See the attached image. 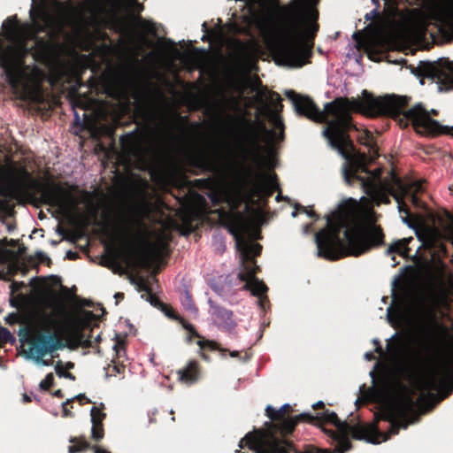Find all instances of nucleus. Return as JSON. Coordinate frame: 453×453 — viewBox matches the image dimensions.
<instances>
[{"label":"nucleus","mask_w":453,"mask_h":453,"mask_svg":"<svg viewBox=\"0 0 453 453\" xmlns=\"http://www.w3.org/2000/svg\"><path fill=\"white\" fill-rule=\"evenodd\" d=\"M67 98L70 102L72 109L74 112L73 125L76 127H83L84 122L88 119V115L83 112L81 116L77 109L84 111L92 110L96 105L102 104L103 101L96 96L104 95L105 97H111L119 100L121 96L129 93L132 88H172L173 91L179 87H86L87 92L81 93L82 87H67ZM181 88H234L239 93H244L250 88V91L267 90L268 87H180Z\"/></svg>","instance_id":"20e7f679"},{"label":"nucleus","mask_w":453,"mask_h":453,"mask_svg":"<svg viewBox=\"0 0 453 453\" xmlns=\"http://www.w3.org/2000/svg\"><path fill=\"white\" fill-rule=\"evenodd\" d=\"M265 414L271 420L265 423L268 427L266 431H272L275 436L280 434L282 437H286L295 431L293 416L288 415L282 409L276 410L273 406L268 405L265 408Z\"/></svg>","instance_id":"ddd939ff"},{"label":"nucleus","mask_w":453,"mask_h":453,"mask_svg":"<svg viewBox=\"0 0 453 453\" xmlns=\"http://www.w3.org/2000/svg\"><path fill=\"white\" fill-rule=\"evenodd\" d=\"M79 257L77 252H73L72 250H68L65 254V257L70 260H75Z\"/></svg>","instance_id":"052dcab7"},{"label":"nucleus","mask_w":453,"mask_h":453,"mask_svg":"<svg viewBox=\"0 0 453 453\" xmlns=\"http://www.w3.org/2000/svg\"><path fill=\"white\" fill-rule=\"evenodd\" d=\"M73 402H74V398H71V399H67L65 402H64L62 403L63 417H65V418H73V417H74V414L67 407V405H70V407L73 408Z\"/></svg>","instance_id":"de8ad7c7"},{"label":"nucleus","mask_w":453,"mask_h":453,"mask_svg":"<svg viewBox=\"0 0 453 453\" xmlns=\"http://www.w3.org/2000/svg\"><path fill=\"white\" fill-rule=\"evenodd\" d=\"M14 341L15 338L11 332L0 326V348L4 347L5 343L13 342Z\"/></svg>","instance_id":"ea45409f"},{"label":"nucleus","mask_w":453,"mask_h":453,"mask_svg":"<svg viewBox=\"0 0 453 453\" xmlns=\"http://www.w3.org/2000/svg\"><path fill=\"white\" fill-rule=\"evenodd\" d=\"M70 442L72 445L68 447L69 453H81L90 448V444L85 437H72Z\"/></svg>","instance_id":"2f4dec72"},{"label":"nucleus","mask_w":453,"mask_h":453,"mask_svg":"<svg viewBox=\"0 0 453 453\" xmlns=\"http://www.w3.org/2000/svg\"><path fill=\"white\" fill-rule=\"evenodd\" d=\"M5 321L10 326H13L17 323H23L24 319L18 312H12L5 318Z\"/></svg>","instance_id":"49530a36"},{"label":"nucleus","mask_w":453,"mask_h":453,"mask_svg":"<svg viewBox=\"0 0 453 453\" xmlns=\"http://www.w3.org/2000/svg\"><path fill=\"white\" fill-rule=\"evenodd\" d=\"M289 453H337L330 449H320L312 445H306L303 450H300L296 447V450H289Z\"/></svg>","instance_id":"e433bc0d"},{"label":"nucleus","mask_w":453,"mask_h":453,"mask_svg":"<svg viewBox=\"0 0 453 453\" xmlns=\"http://www.w3.org/2000/svg\"><path fill=\"white\" fill-rule=\"evenodd\" d=\"M90 415H91V422H92V424H94V422L96 424H103V421H104V419L105 418V416H106L105 413L101 411L96 407H92V409L90 411Z\"/></svg>","instance_id":"79ce46f5"},{"label":"nucleus","mask_w":453,"mask_h":453,"mask_svg":"<svg viewBox=\"0 0 453 453\" xmlns=\"http://www.w3.org/2000/svg\"><path fill=\"white\" fill-rule=\"evenodd\" d=\"M28 302V296L23 293L11 294L10 304L13 308L19 309Z\"/></svg>","instance_id":"c9c22d12"},{"label":"nucleus","mask_w":453,"mask_h":453,"mask_svg":"<svg viewBox=\"0 0 453 453\" xmlns=\"http://www.w3.org/2000/svg\"><path fill=\"white\" fill-rule=\"evenodd\" d=\"M113 371L116 372V373H123L125 372V369H126V366L122 364H115L113 365Z\"/></svg>","instance_id":"4d7b16f0"},{"label":"nucleus","mask_w":453,"mask_h":453,"mask_svg":"<svg viewBox=\"0 0 453 453\" xmlns=\"http://www.w3.org/2000/svg\"><path fill=\"white\" fill-rule=\"evenodd\" d=\"M16 27V22L14 19H7L4 23V27L7 30L8 28H12V27Z\"/></svg>","instance_id":"13d9d810"},{"label":"nucleus","mask_w":453,"mask_h":453,"mask_svg":"<svg viewBox=\"0 0 453 453\" xmlns=\"http://www.w3.org/2000/svg\"><path fill=\"white\" fill-rule=\"evenodd\" d=\"M227 228L231 234L234 235L238 250L241 253L242 262H249L254 260V257L260 256L262 246L257 242H250L244 240L243 234L246 229L244 216L235 211L233 213H226L225 215Z\"/></svg>","instance_id":"1a4fd4ad"},{"label":"nucleus","mask_w":453,"mask_h":453,"mask_svg":"<svg viewBox=\"0 0 453 453\" xmlns=\"http://www.w3.org/2000/svg\"><path fill=\"white\" fill-rule=\"evenodd\" d=\"M191 163L194 166L204 171H216L215 158L204 150H201L193 155L191 157Z\"/></svg>","instance_id":"aec40b11"},{"label":"nucleus","mask_w":453,"mask_h":453,"mask_svg":"<svg viewBox=\"0 0 453 453\" xmlns=\"http://www.w3.org/2000/svg\"><path fill=\"white\" fill-rule=\"evenodd\" d=\"M104 436V424H92L91 438L96 441H101Z\"/></svg>","instance_id":"58836bf2"},{"label":"nucleus","mask_w":453,"mask_h":453,"mask_svg":"<svg viewBox=\"0 0 453 453\" xmlns=\"http://www.w3.org/2000/svg\"><path fill=\"white\" fill-rule=\"evenodd\" d=\"M122 149L132 155H136L141 150V142L138 137L134 134H127L119 139Z\"/></svg>","instance_id":"5701e85b"},{"label":"nucleus","mask_w":453,"mask_h":453,"mask_svg":"<svg viewBox=\"0 0 453 453\" xmlns=\"http://www.w3.org/2000/svg\"><path fill=\"white\" fill-rule=\"evenodd\" d=\"M306 214L313 219L315 221L318 220L319 219V216L313 211V210H308Z\"/></svg>","instance_id":"680f3d73"},{"label":"nucleus","mask_w":453,"mask_h":453,"mask_svg":"<svg viewBox=\"0 0 453 453\" xmlns=\"http://www.w3.org/2000/svg\"><path fill=\"white\" fill-rule=\"evenodd\" d=\"M411 97L395 94H388L376 96L372 93L364 89L362 97L357 99L336 98L325 105L324 111L307 96H296L294 100V107L298 115L304 116L313 121L323 123L328 116L334 119L328 123L324 130V135L328 140L330 146L336 150L348 161L343 167L345 181L351 185L354 180L365 179L360 173H369L367 166L360 160L350 158V151L355 150L353 142L348 134V131L354 127L350 111H356L370 118L388 117L398 119L401 126L407 127L411 121L418 132H423L432 135L442 134L439 122L430 117V113L422 104H417L409 110Z\"/></svg>","instance_id":"f257e3e1"},{"label":"nucleus","mask_w":453,"mask_h":453,"mask_svg":"<svg viewBox=\"0 0 453 453\" xmlns=\"http://www.w3.org/2000/svg\"><path fill=\"white\" fill-rule=\"evenodd\" d=\"M333 424L341 432L342 429L348 427V423L342 422L334 411L325 410L322 413H318V425Z\"/></svg>","instance_id":"b1692460"},{"label":"nucleus","mask_w":453,"mask_h":453,"mask_svg":"<svg viewBox=\"0 0 453 453\" xmlns=\"http://www.w3.org/2000/svg\"><path fill=\"white\" fill-rule=\"evenodd\" d=\"M193 183L194 186L198 189L208 190L211 192L209 194V197L211 198L213 204L217 205L219 203V197L214 190L215 181L212 178L208 177L205 179H196L193 181Z\"/></svg>","instance_id":"a878e982"},{"label":"nucleus","mask_w":453,"mask_h":453,"mask_svg":"<svg viewBox=\"0 0 453 453\" xmlns=\"http://www.w3.org/2000/svg\"><path fill=\"white\" fill-rule=\"evenodd\" d=\"M166 316L178 321L182 326V327L188 331V343H190L193 338H198V340L204 339L203 336L200 335V334L197 332L194 325L189 323L188 320H186L183 317L176 313L174 311H172V314L166 313Z\"/></svg>","instance_id":"393cba45"},{"label":"nucleus","mask_w":453,"mask_h":453,"mask_svg":"<svg viewBox=\"0 0 453 453\" xmlns=\"http://www.w3.org/2000/svg\"><path fill=\"white\" fill-rule=\"evenodd\" d=\"M345 431L347 436L349 434L356 440H365L371 443H380L388 440V435L383 434L377 424L356 426L348 424V427L342 429L341 432L344 433Z\"/></svg>","instance_id":"4468645a"},{"label":"nucleus","mask_w":453,"mask_h":453,"mask_svg":"<svg viewBox=\"0 0 453 453\" xmlns=\"http://www.w3.org/2000/svg\"><path fill=\"white\" fill-rule=\"evenodd\" d=\"M85 318L81 320V326L77 328L74 332V340L77 345L81 346L84 349L95 348L93 340L91 339V335H87L85 330L89 329L90 332L93 331L94 327H98V324H94L92 326V319L96 318V315L91 311H84Z\"/></svg>","instance_id":"dca6fc26"},{"label":"nucleus","mask_w":453,"mask_h":453,"mask_svg":"<svg viewBox=\"0 0 453 453\" xmlns=\"http://www.w3.org/2000/svg\"><path fill=\"white\" fill-rule=\"evenodd\" d=\"M424 78L420 81L421 84H424L425 78L428 79V81L440 85H453V73H446L436 65H430L423 71Z\"/></svg>","instance_id":"f3484780"},{"label":"nucleus","mask_w":453,"mask_h":453,"mask_svg":"<svg viewBox=\"0 0 453 453\" xmlns=\"http://www.w3.org/2000/svg\"><path fill=\"white\" fill-rule=\"evenodd\" d=\"M213 316L217 320L229 325L232 322L233 313L229 310L217 306L213 309Z\"/></svg>","instance_id":"473e14b6"},{"label":"nucleus","mask_w":453,"mask_h":453,"mask_svg":"<svg viewBox=\"0 0 453 453\" xmlns=\"http://www.w3.org/2000/svg\"><path fill=\"white\" fill-rule=\"evenodd\" d=\"M373 199L376 201L377 204L385 203L388 204L390 203V199L388 197V193L382 190H375Z\"/></svg>","instance_id":"a18cd8bd"},{"label":"nucleus","mask_w":453,"mask_h":453,"mask_svg":"<svg viewBox=\"0 0 453 453\" xmlns=\"http://www.w3.org/2000/svg\"><path fill=\"white\" fill-rule=\"evenodd\" d=\"M365 357L368 361H372V360L376 359V357H375V355L372 352H366L365 354Z\"/></svg>","instance_id":"774afa93"},{"label":"nucleus","mask_w":453,"mask_h":453,"mask_svg":"<svg viewBox=\"0 0 453 453\" xmlns=\"http://www.w3.org/2000/svg\"><path fill=\"white\" fill-rule=\"evenodd\" d=\"M280 409L284 411L288 415H289V412L292 411V407L288 403L283 404Z\"/></svg>","instance_id":"338daca9"},{"label":"nucleus","mask_w":453,"mask_h":453,"mask_svg":"<svg viewBox=\"0 0 453 453\" xmlns=\"http://www.w3.org/2000/svg\"><path fill=\"white\" fill-rule=\"evenodd\" d=\"M399 430H400V423L398 422V419H396L395 421L390 423V427L388 432H382V433L388 435V439H390V437L392 435L397 434L399 433Z\"/></svg>","instance_id":"8fccbe9b"},{"label":"nucleus","mask_w":453,"mask_h":453,"mask_svg":"<svg viewBox=\"0 0 453 453\" xmlns=\"http://www.w3.org/2000/svg\"><path fill=\"white\" fill-rule=\"evenodd\" d=\"M125 297V295L124 293L122 292H117L115 295H114V298L116 299V304H118L120 301H122Z\"/></svg>","instance_id":"e2e57ef3"},{"label":"nucleus","mask_w":453,"mask_h":453,"mask_svg":"<svg viewBox=\"0 0 453 453\" xmlns=\"http://www.w3.org/2000/svg\"><path fill=\"white\" fill-rule=\"evenodd\" d=\"M293 421L295 422V428L300 422L318 425V414L312 415L307 412L300 413L298 415L293 416Z\"/></svg>","instance_id":"72a5a7b5"},{"label":"nucleus","mask_w":453,"mask_h":453,"mask_svg":"<svg viewBox=\"0 0 453 453\" xmlns=\"http://www.w3.org/2000/svg\"><path fill=\"white\" fill-rule=\"evenodd\" d=\"M340 230H323L315 238L319 256L328 260H338L348 256L358 257L384 243V233L380 226L368 227L354 226L346 228L344 241L340 238Z\"/></svg>","instance_id":"7ed1b4c3"},{"label":"nucleus","mask_w":453,"mask_h":453,"mask_svg":"<svg viewBox=\"0 0 453 453\" xmlns=\"http://www.w3.org/2000/svg\"><path fill=\"white\" fill-rule=\"evenodd\" d=\"M242 271L238 273L240 280L257 278L256 274L260 272V267L256 264V260H250L249 262H242Z\"/></svg>","instance_id":"c756f323"},{"label":"nucleus","mask_w":453,"mask_h":453,"mask_svg":"<svg viewBox=\"0 0 453 453\" xmlns=\"http://www.w3.org/2000/svg\"><path fill=\"white\" fill-rule=\"evenodd\" d=\"M387 316H388V319L389 322H393L395 319H398L402 318L403 311H402L401 304H399L395 309H393L392 307H389L388 309Z\"/></svg>","instance_id":"c03bdc74"},{"label":"nucleus","mask_w":453,"mask_h":453,"mask_svg":"<svg viewBox=\"0 0 453 453\" xmlns=\"http://www.w3.org/2000/svg\"><path fill=\"white\" fill-rule=\"evenodd\" d=\"M147 300L150 302V303L151 305H153L154 307L156 308H158L160 309L161 311H163L165 314L166 313H171L172 314V311H173L171 307H169L167 304L164 303L163 302L160 301V299L155 295L153 294L152 292L150 293L148 296H147Z\"/></svg>","instance_id":"f704fd0d"},{"label":"nucleus","mask_w":453,"mask_h":453,"mask_svg":"<svg viewBox=\"0 0 453 453\" xmlns=\"http://www.w3.org/2000/svg\"><path fill=\"white\" fill-rule=\"evenodd\" d=\"M326 434H327L330 437L337 441V447L335 448V451L337 453H345L352 449V443L346 435V431L344 433L340 432V434L335 433L333 430H324Z\"/></svg>","instance_id":"bb28decb"},{"label":"nucleus","mask_w":453,"mask_h":453,"mask_svg":"<svg viewBox=\"0 0 453 453\" xmlns=\"http://www.w3.org/2000/svg\"><path fill=\"white\" fill-rule=\"evenodd\" d=\"M401 417L402 418L401 419H398V422L400 423V429L403 428V429H406L408 427V426L410 425V421L407 419V413H405L404 415L403 414H398V417Z\"/></svg>","instance_id":"864d4df0"},{"label":"nucleus","mask_w":453,"mask_h":453,"mask_svg":"<svg viewBox=\"0 0 453 453\" xmlns=\"http://www.w3.org/2000/svg\"><path fill=\"white\" fill-rule=\"evenodd\" d=\"M54 384H55L54 375L52 372H50L46 375L44 380H42L40 382L39 387L42 390L48 391L54 386Z\"/></svg>","instance_id":"37998d69"},{"label":"nucleus","mask_w":453,"mask_h":453,"mask_svg":"<svg viewBox=\"0 0 453 453\" xmlns=\"http://www.w3.org/2000/svg\"><path fill=\"white\" fill-rule=\"evenodd\" d=\"M93 449H94L95 453H111L110 451H108L101 447H98V446H93Z\"/></svg>","instance_id":"69168bd1"},{"label":"nucleus","mask_w":453,"mask_h":453,"mask_svg":"<svg viewBox=\"0 0 453 453\" xmlns=\"http://www.w3.org/2000/svg\"><path fill=\"white\" fill-rule=\"evenodd\" d=\"M26 288V285L23 281H12L10 285L11 294H18L19 291Z\"/></svg>","instance_id":"3c124183"},{"label":"nucleus","mask_w":453,"mask_h":453,"mask_svg":"<svg viewBox=\"0 0 453 453\" xmlns=\"http://www.w3.org/2000/svg\"><path fill=\"white\" fill-rule=\"evenodd\" d=\"M277 96L278 97L275 102H273L265 107L266 116L273 126L274 130H267L265 124L263 121H260L257 126L255 122H251L244 118H241L236 120V122L242 124L245 127L248 133L249 143L257 157H259V152L262 150L257 127H259L261 131L268 133L272 137H274L279 141H283L285 138V125L281 116L280 115V112L283 108V104H281L279 95H277Z\"/></svg>","instance_id":"423d86ee"},{"label":"nucleus","mask_w":453,"mask_h":453,"mask_svg":"<svg viewBox=\"0 0 453 453\" xmlns=\"http://www.w3.org/2000/svg\"><path fill=\"white\" fill-rule=\"evenodd\" d=\"M196 344L199 346V354L202 359L204 361H210L211 357L210 356L205 352L206 350H219L220 352H225L226 349L220 348L219 344L217 342L207 340V339H202L198 340L196 342Z\"/></svg>","instance_id":"c85d7f7f"},{"label":"nucleus","mask_w":453,"mask_h":453,"mask_svg":"<svg viewBox=\"0 0 453 453\" xmlns=\"http://www.w3.org/2000/svg\"><path fill=\"white\" fill-rule=\"evenodd\" d=\"M14 93L22 92L26 99L34 104L40 111H50L61 104V96L56 87H11ZM60 88L61 87H57Z\"/></svg>","instance_id":"9b49d317"},{"label":"nucleus","mask_w":453,"mask_h":453,"mask_svg":"<svg viewBox=\"0 0 453 453\" xmlns=\"http://www.w3.org/2000/svg\"><path fill=\"white\" fill-rule=\"evenodd\" d=\"M392 180L394 185H388V192L396 200L398 211L403 215V222L410 224V218L411 216V210L404 202L403 197L411 191V188L408 187L407 184L403 183V181L395 175L392 177Z\"/></svg>","instance_id":"2eb2a0df"},{"label":"nucleus","mask_w":453,"mask_h":453,"mask_svg":"<svg viewBox=\"0 0 453 453\" xmlns=\"http://www.w3.org/2000/svg\"><path fill=\"white\" fill-rule=\"evenodd\" d=\"M55 372H56L57 375L60 378H65V379H68L71 380H76V377L72 372H70L67 369L66 370L64 369L63 363L60 360L58 361L55 365Z\"/></svg>","instance_id":"4c0bfd02"},{"label":"nucleus","mask_w":453,"mask_h":453,"mask_svg":"<svg viewBox=\"0 0 453 453\" xmlns=\"http://www.w3.org/2000/svg\"><path fill=\"white\" fill-rule=\"evenodd\" d=\"M73 398L74 400H78L81 404L91 403V400L88 398L84 394H79Z\"/></svg>","instance_id":"5fc2aeb1"},{"label":"nucleus","mask_w":453,"mask_h":453,"mask_svg":"<svg viewBox=\"0 0 453 453\" xmlns=\"http://www.w3.org/2000/svg\"><path fill=\"white\" fill-rule=\"evenodd\" d=\"M446 303L444 296L436 298L433 306H426L423 319L426 322L425 334L427 342V356L422 360V377L418 381V388L421 391L422 399H433L435 394L444 393V397L453 391V367H441L436 350L441 345L447 327L438 320L437 308Z\"/></svg>","instance_id":"f03ea898"},{"label":"nucleus","mask_w":453,"mask_h":453,"mask_svg":"<svg viewBox=\"0 0 453 453\" xmlns=\"http://www.w3.org/2000/svg\"><path fill=\"white\" fill-rule=\"evenodd\" d=\"M176 373L179 381L187 385H192L199 379V363L196 360H190L185 367L178 370Z\"/></svg>","instance_id":"a211bd4d"},{"label":"nucleus","mask_w":453,"mask_h":453,"mask_svg":"<svg viewBox=\"0 0 453 453\" xmlns=\"http://www.w3.org/2000/svg\"><path fill=\"white\" fill-rule=\"evenodd\" d=\"M43 328L46 333L34 331L28 326L20 327L18 335L21 342H26L29 345L28 357L33 358L37 364L44 366H50L53 364L51 359H44L47 354L65 348L61 338L56 333L49 332V328L53 326L54 319L51 316L46 315L42 318Z\"/></svg>","instance_id":"39448f33"},{"label":"nucleus","mask_w":453,"mask_h":453,"mask_svg":"<svg viewBox=\"0 0 453 453\" xmlns=\"http://www.w3.org/2000/svg\"><path fill=\"white\" fill-rule=\"evenodd\" d=\"M308 209L301 204H297L296 206V210L292 212V216L295 218L297 216L298 212L306 213Z\"/></svg>","instance_id":"6e6d98bb"},{"label":"nucleus","mask_w":453,"mask_h":453,"mask_svg":"<svg viewBox=\"0 0 453 453\" xmlns=\"http://www.w3.org/2000/svg\"><path fill=\"white\" fill-rule=\"evenodd\" d=\"M413 237L403 238L394 242L387 250V254H398L403 257L410 255L411 249L408 247L409 243L412 242Z\"/></svg>","instance_id":"cd10ccee"},{"label":"nucleus","mask_w":453,"mask_h":453,"mask_svg":"<svg viewBox=\"0 0 453 453\" xmlns=\"http://www.w3.org/2000/svg\"><path fill=\"white\" fill-rule=\"evenodd\" d=\"M1 171L9 178L15 179L18 182L31 180V174L25 167L18 168L15 164L8 167L2 166Z\"/></svg>","instance_id":"4be33fe9"},{"label":"nucleus","mask_w":453,"mask_h":453,"mask_svg":"<svg viewBox=\"0 0 453 453\" xmlns=\"http://www.w3.org/2000/svg\"><path fill=\"white\" fill-rule=\"evenodd\" d=\"M138 288H139V290L144 291L147 296L152 292L151 287L150 286L149 282L142 279L141 280L140 283L138 284Z\"/></svg>","instance_id":"603ef678"},{"label":"nucleus","mask_w":453,"mask_h":453,"mask_svg":"<svg viewBox=\"0 0 453 453\" xmlns=\"http://www.w3.org/2000/svg\"><path fill=\"white\" fill-rule=\"evenodd\" d=\"M188 99L190 101V104H198L197 97L195 95L191 94V93H188Z\"/></svg>","instance_id":"0e129e2a"},{"label":"nucleus","mask_w":453,"mask_h":453,"mask_svg":"<svg viewBox=\"0 0 453 453\" xmlns=\"http://www.w3.org/2000/svg\"><path fill=\"white\" fill-rule=\"evenodd\" d=\"M407 186L411 188V191L407 196H410L412 203L414 205L418 206L419 204L420 200L416 194L412 193V191L414 190L415 192H422V190H423L422 183L416 182V183H413L412 185H407Z\"/></svg>","instance_id":"a19ab883"},{"label":"nucleus","mask_w":453,"mask_h":453,"mask_svg":"<svg viewBox=\"0 0 453 453\" xmlns=\"http://www.w3.org/2000/svg\"><path fill=\"white\" fill-rule=\"evenodd\" d=\"M170 241L171 238L165 235L158 237L157 240L153 244L150 245V255L157 260L161 259L165 256H168L170 252Z\"/></svg>","instance_id":"412c9836"},{"label":"nucleus","mask_w":453,"mask_h":453,"mask_svg":"<svg viewBox=\"0 0 453 453\" xmlns=\"http://www.w3.org/2000/svg\"><path fill=\"white\" fill-rule=\"evenodd\" d=\"M373 343L375 345V352H377L379 355H382L383 349H382L380 341L377 339H374Z\"/></svg>","instance_id":"bf43d9fd"},{"label":"nucleus","mask_w":453,"mask_h":453,"mask_svg":"<svg viewBox=\"0 0 453 453\" xmlns=\"http://www.w3.org/2000/svg\"><path fill=\"white\" fill-rule=\"evenodd\" d=\"M242 281L245 282L244 289L250 290L253 296L259 297L261 306H264L265 302H268L266 296L268 288L263 280H260L258 278H251L243 280Z\"/></svg>","instance_id":"6ab92c4d"},{"label":"nucleus","mask_w":453,"mask_h":453,"mask_svg":"<svg viewBox=\"0 0 453 453\" xmlns=\"http://www.w3.org/2000/svg\"><path fill=\"white\" fill-rule=\"evenodd\" d=\"M277 183V175L256 173L253 178L243 185V196L247 203L258 205L266 203L273 195Z\"/></svg>","instance_id":"9d476101"},{"label":"nucleus","mask_w":453,"mask_h":453,"mask_svg":"<svg viewBox=\"0 0 453 453\" xmlns=\"http://www.w3.org/2000/svg\"><path fill=\"white\" fill-rule=\"evenodd\" d=\"M182 303L188 310L195 309V303L193 302L192 296L188 291H185L184 296L182 298Z\"/></svg>","instance_id":"09e8293b"},{"label":"nucleus","mask_w":453,"mask_h":453,"mask_svg":"<svg viewBox=\"0 0 453 453\" xmlns=\"http://www.w3.org/2000/svg\"><path fill=\"white\" fill-rule=\"evenodd\" d=\"M397 385L402 394L395 398L393 403L385 406L375 414L376 422L384 420L392 423L398 419V414L404 415L412 410L414 401L410 394L409 388L402 382H398Z\"/></svg>","instance_id":"f8f14e48"},{"label":"nucleus","mask_w":453,"mask_h":453,"mask_svg":"<svg viewBox=\"0 0 453 453\" xmlns=\"http://www.w3.org/2000/svg\"><path fill=\"white\" fill-rule=\"evenodd\" d=\"M258 433H248L240 441L239 447H248L254 453H289V450H296L292 441L275 436L272 431Z\"/></svg>","instance_id":"0eeeda50"},{"label":"nucleus","mask_w":453,"mask_h":453,"mask_svg":"<svg viewBox=\"0 0 453 453\" xmlns=\"http://www.w3.org/2000/svg\"><path fill=\"white\" fill-rule=\"evenodd\" d=\"M35 185L43 203L57 207L64 213H70L76 208L78 200L73 192L77 188L76 186L65 188L60 184L49 181L36 182Z\"/></svg>","instance_id":"6e6552de"},{"label":"nucleus","mask_w":453,"mask_h":453,"mask_svg":"<svg viewBox=\"0 0 453 453\" xmlns=\"http://www.w3.org/2000/svg\"><path fill=\"white\" fill-rule=\"evenodd\" d=\"M277 62H280L281 65L289 66V67H299L303 65V60L300 56H296V54L292 52H286L281 57L277 58Z\"/></svg>","instance_id":"7c9ffc66"}]
</instances>
